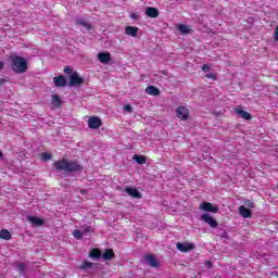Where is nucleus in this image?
I'll use <instances>...</instances> for the list:
<instances>
[{
	"label": "nucleus",
	"mask_w": 278,
	"mask_h": 278,
	"mask_svg": "<svg viewBox=\"0 0 278 278\" xmlns=\"http://www.w3.org/2000/svg\"><path fill=\"white\" fill-rule=\"evenodd\" d=\"M55 170L60 173H81L84 166L79 164V161H70L68 159H61L53 163Z\"/></svg>",
	"instance_id": "1"
},
{
	"label": "nucleus",
	"mask_w": 278,
	"mask_h": 278,
	"mask_svg": "<svg viewBox=\"0 0 278 278\" xmlns=\"http://www.w3.org/2000/svg\"><path fill=\"white\" fill-rule=\"evenodd\" d=\"M11 67L14 73H27V60H25L23 56L15 55L12 58Z\"/></svg>",
	"instance_id": "2"
},
{
	"label": "nucleus",
	"mask_w": 278,
	"mask_h": 278,
	"mask_svg": "<svg viewBox=\"0 0 278 278\" xmlns=\"http://www.w3.org/2000/svg\"><path fill=\"white\" fill-rule=\"evenodd\" d=\"M176 116L180 121H188V118H190V110H188V108H186L184 105H179L176 109Z\"/></svg>",
	"instance_id": "3"
},
{
	"label": "nucleus",
	"mask_w": 278,
	"mask_h": 278,
	"mask_svg": "<svg viewBox=\"0 0 278 278\" xmlns=\"http://www.w3.org/2000/svg\"><path fill=\"white\" fill-rule=\"evenodd\" d=\"M89 129H99L103 127V122L97 116H90L87 121Z\"/></svg>",
	"instance_id": "4"
},
{
	"label": "nucleus",
	"mask_w": 278,
	"mask_h": 278,
	"mask_svg": "<svg viewBox=\"0 0 278 278\" xmlns=\"http://www.w3.org/2000/svg\"><path fill=\"white\" fill-rule=\"evenodd\" d=\"M84 85V78L77 72H73L70 76L68 86H81Z\"/></svg>",
	"instance_id": "5"
},
{
	"label": "nucleus",
	"mask_w": 278,
	"mask_h": 278,
	"mask_svg": "<svg viewBox=\"0 0 278 278\" xmlns=\"http://www.w3.org/2000/svg\"><path fill=\"white\" fill-rule=\"evenodd\" d=\"M201 220L206 223V225H208L212 229H216V227H218V222H216L215 218L207 213L201 215Z\"/></svg>",
	"instance_id": "6"
},
{
	"label": "nucleus",
	"mask_w": 278,
	"mask_h": 278,
	"mask_svg": "<svg viewBox=\"0 0 278 278\" xmlns=\"http://www.w3.org/2000/svg\"><path fill=\"white\" fill-rule=\"evenodd\" d=\"M200 210L202 212H212L213 214H218V206L212 204V202H202L200 204Z\"/></svg>",
	"instance_id": "7"
},
{
	"label": "nucleus",
	"mask_w": 278,
	"mask_h": 278,
	"mask_svg": "<svg viewBox=\"0 0 278 278\" xmlns=\"http://www.w3.org/2000/svg\"><path fill=\"white\" fill-rule=\"evenodd\" d=\"M176 248L181 253H188L189 251L194 250L195 245H194V243H181V242H178V243H176Z\"/></svg>",
	"instance_id": "8"
},
{
	"label": "nucleus",
	"mask_w": 278,
	"mask_h": 278,
	"mask_svg": "<svg viewBox=\"0 0 278 278\" xmlns=\"http://www.w3.org/2000/svg\"><path fill=\"white\" fill-rule=\"evenodd\" d=\"M53 81H54V86L56 88H64L66 86V84L68 83L64 75H59V76L54 77Z\"/></svg>",
	"instance_id": "9"
},
{
	"label": "nucleus",
	"mask_w": 278,
	"mask_h": 278,
	"mask_svg": "<svg viewBox=\"0 0 278 278\" xmlns=\"http://www.w3.org/2000/svg\"><path fill=\"white\" fill-rule=\"evenodd\" d=\"M125 192H127L129 197H132V199H142V193H140L136 188L126 187Z\"/></svg>",
	"instance_id": "10"
},
{
	"label": "nucleus",
	"mask_w": 278,
	"mask_h": 278,
	"mask_svg": "<svg viewBox=\"0 0 278 278\" xmlns=\"http://www.w3.org/2000/svg\"><path fill=\"white\" fill-rule=\"evenodd\" d=\"M27 220L31 223L33 227H42V225H45V219L36 216H28Z\"/></svg>",
	"instance_id": "11"
},
{
	"label": "nucleus",
	"mask_w": 278,
	"mask_h": 278,
	"mask_svg": "<svg viewBox=\"0 0 278 278\" xmlns=\"http://www.w3.org/2000/svg\"><path fill=\"white\" fill-rule=\"evenodd\" d=\"M98 60L101 64H108V62L112 60V54H110V52H99Z\"/></svg>",
	"instance_id": "12"
},
{
	"label": "nucleus",
	"mask_w": 278,
	"mask_h": 278,
	"mask_svg": "<svg viewBox=\"0 0 278 278\" xmlns=\"http://www.w3.org/2000/svg\"><path fill=\"white\" fill-rule=\"evenodd\" d=\"M146 14L149 18H157V16H160V11L156 8L149 7L146 9Z\"/></svg>",
	"instance_id": "13"
},
{
	"label": "nucleus",
	"mask_w": 278,
	"mask_h": 278,
	"mask_svg": "<svg viewBox=\"0 0 278 278\" xmlns=\"http://www.w3.org/2000/svg\"><path fill=\"white\" fill-rule=\"evenodd\" d=\"M235 114L237 116H240L241 118H244V121H251V113H249L242 109H235Z\"/></svg>",
	"instance_id": "14"
},
{
	"label": "nucleus",
	"mask_w": 278,
	"mask_h": 278,
	"mask_svg": "<svg viewBox=\"0 0 278 278\" xmlns=\"http://www.w3.org/2000/svg\"><path fill=\"white\" fill-rule=\"evenodd\" d=\"M239 214L243 218H251L253 216V213L251 212V210L247 208V206L244 205L239 206Z\"/></svg>",
	"instance_id": "15"
},
{
	"label": "nucleus",
	"mask_w": 278,
	"mask_h": 278,
	"mask_svg": "<svg viewBox=\"0 0 278 278\" xmlns=\"http://www.w3.org/2000/svg\"><path fill=\"white\" fill-rule=\"evenodd\" d=\"M147 94H150L151 97H160V89L155 86H148L146 88Z\"/></svg>",
	"instance_id": "16"
},
{
	"label": "nucleus",
	"mask_w": 278,
	"mask_h": 278,
	"mask_svg": "<svg viewBox=\"0 0 278 278\" xmlns=\"http://www.w3.org/2000/svg\"><path fill=\"white\" fill-rule=\"evenodd\" d=\"M125 31L127 36H131L132 38H136V36H138V27L126 26Z\"/></svg>",
	"instance_id": "17"
},
{
	"label": "nucleus",
	"mask_w": 278,
	"mask_h": 278,
	"mask_svg": "<svg viewBox=\"0 0 278 278\" xmlns=\"http://www.w3.org/2000/svg\"><path fill=\"white\" fill-rule=\"evenodd\" d=\"M146 260L152 268H157V266H160V263L151 254L147 255Z\"/></svg>",
	"instance_id": "18"
},
{
	"label": "nucleus",
	"mask_w": 278,
	"mask_h": 278,
	"mask_svg": "<svg viewBox=\"0 0 278 278\" xmlns=\"http://www.w3.org/2000/svg\"><path fill=\"white\" fill-rule=\"evenodd\" d=\"M178 31H180L182 35H188L190 31H192V28H189L186 24H179L177 26Z\"/></svg>",
	"instance_id": "19"
},
{
	"label": "nucleus",
	"mask_w": 278,
	"mask_h": 278,
	"mask_svg": "<svg viewBox=\"0 0 278 278\" xmlns=\"http://www.w3.org/2000/svg\"><path fill=\"white\" fill-rule=\"evenodd\" d=\"M114 250L112 249H108L105 250V252L102 254L103 260L110 261V260H114Z\"/></svg>",
	"instance_id": "20"
},
{
	"label": "nucleus",
	"mask_w": 278,
	"mask_h": 278,
	"mask_svg": "<svg viewBox=\"0 0 278 278\" xmlns=\"http://www.w3.org/2000/svg\"><path fill=\"white\" fill-rule=\"evenodd\" d=\"M89 257H92L94 260H99V257H101V250L93 248L90 250L89 252Z\"/></svg>",
	"instance_id": "21"
},
{
	"label": "nucleus",
	"mask_w": 278,
	"mask_h": 278,
	"mask_svg": "<svg viewBox=\"0 0 278 278\" xmlns=\"http://www.w3.org/2000/svg\"><path fill=\"white\" fill-rule=\"evenodd\" d=\"M1 240H12V233L9 232L8 229L0 230Z\"/></svg>",
	"instance_id": "22"
},
{
	"label": "nucleus",
	"mask_w": 278,
	"mask_h": 278,
	"mask_svg": "<svg viewBox=\"0 0 278 278\" xmlns=\"http://www.w3.org/2000/svg\"><path fill=\"white\" fill-rule=\"evenodd\" d=\"M94 266H97V264L90 263L88 261H84L83 264L79 266V269L80 270H88V268H94Z\"/></svg>",
	"instance_id": "23"
},
{
	"label": "nucleus",
	"mask_w": 278,
	"mask_h": 278,
	"mask_svg": "<svg viewBox=\"0 0 278 278\" xmlns=\"http://www.w3.org/2000/svg\"><path fill=\"white\" fill-rule=\"evenodd\" d=\"M52 105L53 108H60L62 105V99L58 94L52 96Z\"/></svg>",
	"instance_id": "24"
},
{
	"label": "nucleus",
	"mask_w": 278,
	"mask_h": 278,
	"mask_svg": "<svg viewBox=\"0 0 278 278\" xmlns=\"http://www.w3.org/2000/svg\"><path fill=\"white\" fill-rule=\"evenodd\" d=\"M16 268H17V271L21 274V275H25V270H27V265L23 262H18L16 264Z\"/></svg>",
	"instance_id": "25"
},
{
	"label": "nucleus",
	"mask_w": 278,
	"mask_h": 278,
	"mask_svg": "<svg viewBox=\"0 0 278 278\" xmlns=\"http://www.w3.org/2000/svg\"><path fill=\"white\" fill-rule=\"evenodd\" d=\"M76 25H81V27H86L88 29V31H90V29H92V25H90V23L83 21V20H77Z\"/></svg>",
	"instance_id": "26"
},
{
	"label": "nucleus",
	"mask_w": 278,
	"mask_h": 278,
	"mask_svg": "<svg viewBox=\"0 0 278 278\" xmlns=\"http://www.w3.org/2000/svg\"><path fill=\"white\" fill-rule=\"evenodd\" d=\"M132 160H135V162H137V164H147V157L142 156V155H134Z\"/></svg>",
	"instance_id": "27"
},
{
	"label": "nucleus",
	"mask_w": 278,
	"mask_h": 278,
	"mask_svg": "<svg viewBox=\"0 0 278 278\" xmlns=\"http://www.w3.org/2000/svg\"><path fill=\"white\" fill-rule=\"evenodd\" d=\"M73 236H74V238H76V240H81V238H84V233L79 229H75L73 231Z\"/></svg>",
	"instance_id": "28"
},
{
	"label": "nucleus",
	"mask_w": 278,
	"mask_h": 278,
	"mask_svg": "<svg viewBox=\"0 0 278 278\" xmlns=\"http://www.w3.org/2000/svg\"><path fill=\"white\" fill-rule=\"evenodd\" d=\"M41 157L45 162H49V160H51L53 157V155H51L50 153L48 152H42L41 153Z\"/></svg>",
	"instance_id": "29"
},
{
	"label": "nucleus",
	"mask_w": 278,
	"mask_h": 278,
	"mask_svg": "<svg viewBox=\"0 0 278 278\" xmlns=\"http://www.w3.org/2000/svg\"><path fill=\"white\" fill-rule=\"evenodd\" d=\"M205 77L207 79H213V81H216L218 79V77L216 76V74H212V73H208L205 75Z\"/></svg>",
	"instance_id": "30"
},
{
	"label": "nucleus",
	"mask_w": 278,
	"mask_h": 278,
	"mask_svg": "<svg viewBox=\"0 0 278 278\" xmlns=\"http://www.w3.org/2000/svg\"><path fill=\"white\" fill-rule=\"evenodd\" d=\"M63 71L66 75H73V67L71 66H65Z\"/></svg>",
	"instance_id": "31"
},
{
	"label": "nucleus",
	"mask_w": 278,
	"mask_h": 278,
	"mask_svg": "<svg viewBox=\"0 0 278 278\" xmlns=\"http://www.w3.org/2000/svg\"><path fill=\"white\" fill-rule=\"evenodd\" d=\"M202 71L204 73H210V71H212V67H210V65H207V64H204V65H202Z\"/></svg>",
	"instance_id": "32"
},
{
	"label": "nucleus",
	"mask_w": 278,
	"mask_h": 278,
	"mask_svg": "<svg viewBox=\"0 0 278 278\" xmlns=\"http://www.w3.org/2000/svg\"><path fill=\"white\" fill-rule=\"evenodd\" d=\"M274 40L276 42H278V26H276L275 31H274Z\"/></svg>",
	"instance_id": "33"
},
{
	"label": "nucleus",
	"mask_w": 278,
	"mask_h": 278,
	"mask_svg": "<svg viewBox=\"0 0 278 278\" xmlns=\"http://www.w3.org/2000/svg\"><path fill=\"white\" fill-rule=\"evenodd\" d=\"M124 110H125L126 112H132V109H131V105H130V104H126V105L124 106Z\"/></svg>",
	"instance_id": "34"
},
{
	"label": "nucleus",
	"mask_w": 278,
	"mask_h": 278,
	"mask_svg": "<svg viewBox=\"0 0 278 278\" xmlns=\"http://www.w3.org/2000/svg\"><path fill=\"white\" fill-rule=\"evenodd\" d=\"M92 231V227L87 226L84 230V233H90Z\"/></svg>",
	"instance_id": "35"
},
{
	"label": "nucleus",
	"mask_w": 278,
	"mask_h": 278,
	"mask_svg": "<svg viewBox=\"0 0 278 278\" xmlns=\"http://www.w3.org/2000/svg\"><path fill=\"white\" fill-rule=\"evenodd\" d=\"M205 266H207V268H212L213 266L212 261H206Z\"/></svg>",
	"instance_id": "36"
},
{
	"label": "nucleus",
	"mask_w": 278,
	"mask_h": 278,
	"mask_svg": "<svg viewBox=\"0 0 278 278\" xmlns=\"http://www.w3.org/2000/svg\"><path fill=\"white\" fill-rule=\"evenodd\" d=\"M8 80L0 78V86H4L7 84Z\"/></svg>",
	"instance_id": "37"
},
{
	"label": "nucleus",
	"mask_w": 278,
	"mask_h": 278,
	"mask_svg": "<svg viewBox=\"0 0 278 278\" xmlns=\"http://www.w3.org/2000/svg\"><path fill=\"white\" fill-rule=\"evenodd\" d=\"M4 66H5V64L2 61H0V71H3Z\"/></svg>",
	"instance_id": "38"
},
{
	"label": "nucleus",
	"mask_w": 278,
	"mask_h": 278,
	"mask_svg": "<svg viewBox=\"0 0 278 278\" xmlns=\"http://www.w3.org/2000/svg\"><path fill=\"white\" fill-rule=\"evenodd\" d=\"M88 192V190L86 189H80V194H86Z\"/></svg>",
	"instance_id": "39"
},
{
	"label": "nucleus",
	"mask_w": 278,
	"mask_h": 278,
	"mask_svg": "<svg viewBox=\"0 0 278 278\" xmlns=\"http://www.w3.org/2000/svg\"><path fill=\"white\" fill-rule=\"evenodd\" d=\"M3 157V152L0 151V160Z\"/></svg>",
	"instance_id": "40"
},
{
	"label": "nucleus",
	"mask_w": 278,
	"mask_h": 278,
	"mask_svg": "<svg viewBox=\"0 0 278 278\" xmlns=\"http://www.w3.org/2000/svg\"><path fill=\"white\" fill-rule=\"evenodd\" d=\"M131 17H132V18H136V15H135V14H132V15H131Z\"/></svg>",
	"instance_id": "41"
}]
</instances>
